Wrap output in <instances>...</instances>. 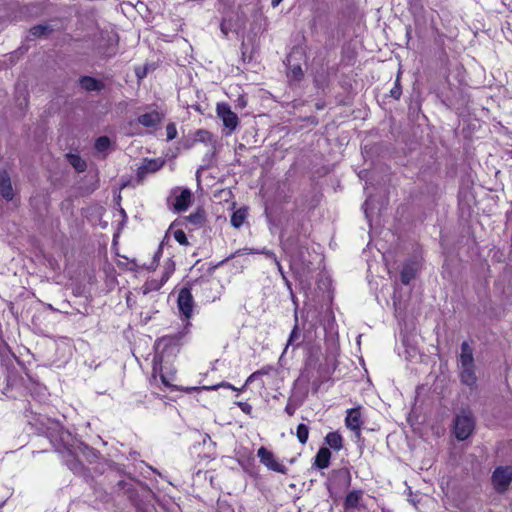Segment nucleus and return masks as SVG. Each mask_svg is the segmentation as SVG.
<instances>
[{"label":"nucleus","mask_w":512,"mask_h":512,"mask_svg":"<svg viewBox=\"0 0 512 512\" xmlns=\"http://www.w3.org/2000/svg\"><path fill=\"white\" fill-rule=\"evenodd\" d=\"M49 439L55 450L62 454L68 468L74 473H80L83 470V465L75 457L71 433L62 428H58L49 432Z\"/></svg>","instance_id":"nucleus-1"},{"label":"nucleus","mask_w":512,"mask_h":512,"mask_svg":"<svg viewBox=\"0 0 512 512\" xmlns=\"http://www.w3.org/2000/svg\"><path fill=\"white\" fill-rule=\"evenodd\" d=\"M187 332H179L173 335H165L156 341L155 362L162 364L170 357H175L179 352L180 342Z\"/></svg>","instance_id":"nucleus-2"},{"label":"nucleus","mask_w":512,"mask_h":512,"mask_svg":"<svg viewBox=\"0 0 512 512\" xmlns=\"http://www.w3.org/2000/svg\"><path fill=\"white\" fill-rule=\"evenodd\" d=\"M475 418L470 409H461L453 419V433L457 440L464 441L471 436L475 429Z\"/></svg>","instance_id":"nucleus-3"},{"label":"nucleus","mask_w":512,"mask_h":512,"mask_svg":"<svg viewBox=\"0 0 512 512\" xmlns=\"http://www.w3.org/2000/svg\"><path fill=\"white\" fill-rule=\"evenodd\" d=\"M209 284V280L204 278L196 279L190 283H188V287H183L177 299V306L181 316L189 320L192 317L193 309H194V299L191 291L196 288L197 285Z\"/></svg>","instance_id":"nucleus-4"},{"label":"nucleus","mask_w":512,"mask_h":512,"mask_svg":"<svg viewBox=\"0 0 512 512\" xmlns=\"http://www.w3.org/2000/svg\"><path fill=\"white\" fill-rule=\"evenodd\" d=\"M491 480L494 489L500 494L504 493L512 482V466H498Z\"/></svg>","instance_id":"nucleus-5"},{"label":"nucleus","mask_w":512,"mask_h":512,"mask_svg":"<svg viewBox=\"0 0 512 512\" xmlns=\"http://www.w3.org/2000/svg\"><path fill=\"white\" fill-rule=\"evenodd\" d=\"M257 456L260 462L263 465H265L268 469L282 474L287 473L286 466L278 462L274 454L265 447H260L258 449Z\"/></svg>","instance_id":"nucleus-6"},{"label":"nucleus","mask_w":512,"mask_h":512,"mask_svg":"<svg viewBox=\"0 0 512 512\" xmlns=\"http://www.w3.org/2000/svg\"><path fill=\"white\" fill-rule=\"evenodd\" d=\"M216 111L218 117L223 121L224 126L229 129V132L234 131L238 126L239 119L236 113L231 110L230 106L226 103H219L217 104Z\"/></svg>","instance_id":"nucleus-7"},{"label":"nucleus","mask_w":512,"mask_h":512,"mask_svg":"<svg viewBox=\"0 0 512 512\" xmlns=\"http://www.w3.org/2000/svg\"><path fill=\"white\" fill-rule=\"evenodd\" d=\"M174 202L173 209L175 212L186 211L192 200V192L188 188L176 189L173 191Z\"/></svg>","instance_id":"nucleus-8"},{"label":"nucleus","mask_w":512,"mask_h":512,"mask_svg":"<svg viewBox=\"0 0 512 512\" xmlns=\"http://www.w3.org/2000/svg\"><path fill=\"white\" fill-rule=\"evenodd\" d=\"M164 117V113L154 110L138 116L137 121L144 127L155 128L162 123Z\"/></svg>","instance_id":"nucleus-9"},{"label":"nucleus","mask_w":512,"mask_h":512,"mask_svg":"<svg viewBox=\"0 0 512 512\" xmlns=\"http://www.w3.org/2000/svg\"><path fill=\"white\" fill-rule=\"evenodd\" d=\"M0 195L6 201H11L14 197L10 176L5 170H0Z\"/></svg>","instance_id":"nucleus-10"},{"label":"nucleus","mask_w":512,"mask_h":512,"mask_svg":"<svg viewBox=\"0 0 512 512\" xmlns=\"http://www.w3.org/2000/svg\"><path fill=\"white\" fill-rule=\"evenodd\" d=\"M164 161L160 159H145L137 170V176L143 178L148 173H154L161 169Z\"/></svg>","instance_id":"nucleus-11"},{"label":"nucleus","mask_w":512,"mask_h":512,"mask_svg":"<svg viewBox=\"0 0 512 512\" xmlns=\"http://www.w3.org/2000/svg\"><path fill=\"white\" fill-rule=\"evenodd\" d=\"M345 423L349 429L356 431L359 434L362 425L361 412L359 408H352L348 410Z\"/></svg>","instance_id":"nucleus-12"},{"label":"nucleus","mask_w":512,"mask_h":512,"mask_svg":"<svg viewBox=\"0 0 512 512\" xmlns=\"http://www.w3.org/2000/svg\"><path fill=\"white\" fill-rule=\"evenodd\" d=\"M418 271V264L414 261H408L403 265L400 279L404 285H408L415 278Z\"/></svg>","instance_id":"nucleus-13"},{"label":"nucleus","mask_w":512,"mask_h":512,"mask_svg":"<svg viewBox=\"0 0 512 512\" xmlns=\"http://www.w3.org/2000/svg\"><path fill=\"white\" fill-rule=\"evenodd\" d=\"M461 373H460V379L461 382L469 387H473L476 385L477 377L475 374V365H469V366H460Z\"/></svg>","instance_id":"nucleus-14"},{"label":"nucleus","mask_w":512,"mask_h":512,"mask_svg":"<svg viewBox=\"0 0 512 512\" xmlns=\"http://www.w3.org/2000/svg\"><path fill=\"white\" fill-rule=\"evenodd\" d=\"M79 85L86 91H101L104 83L91 76H82L79 78Z\"/></svg>","instance_id":"nucleus-15"},{"label":"nucleus","mask_w":512,"mask_h":512,"mask_svg":"<svg viewBox=\"0 0 512 512\" xmlns=\"http://www.w3.org/2000/svg\"><path fill=\"white\" fill-rule=\"evenodd\" d=\"M460 366H469L474 364L473 348L467 341L461 344V354L459 358Z\"/></svg>","instance_id":"nucleus-16"},{"label":"nucleus","mask_w":512,"mask_h":512,"mask_svg":"<svg viewBox=\"0 0 512 512\" xmlns=\"http://www.w3.org/2000/svg\"><path fill=\"white\" fill-rule=\"evenodd\" d=\"M331 452L326 447H321L315 456V465L320 469H325L330 464Z\"/></svg>","instance_id":"nucleus-17"},{"label":"nucleus","mask_w":512,"mask_h":512,"mask_svg":"<svg viewBox=\"0 0 512 512\" xmlns=\"http://www.w3.org/2000/svg\"><path fill=\"white\" fill-rule=\"evenodd\" d=\"M184 221L194 229L199 228L205 223V213L203 210L199 209L189 216H186Z\"/></svg>","instance_id":"nucleus-18"},{"label":"nucleus","mask_w":512,"mask_h":512,"mask_svg":"<svg viewBox=\"0 0 512 512\" xmlns=\"http://www.w3.org/2000/svg\"><path fill=\"white\" fill-rule=\"evenodd\" d=\"M169 275H170V273L166 272L162 276L161 280L151 279V280L147 281L143 286L144 294L159 290L162 287V285L168 280Z\"/></svg>","instance_id":"nucleus-19"},{"label":"nucleus","mask_w":512,"mask_h":512,"mask_svg":"<svg viewBox=\"0 0 512 512\" xmlns=\"http://www.w3.org/2000/svg\"><path fill=\"white\" fill-rule=\"evenodd\" d=\"M325 442L336 451L343 448V438L338 432H329L325 437Z\"/></svg>","instance_id":"nucleus-20"},{"label":"nucleus","mask_w":512,"mask_h":512,"mask_svg":"<svg viewBox=\"0 0 512 512\" xmlns=\"http://www.w3.org/2000/svg\"><path fill=\"white\" fill-rule=\"evenodd\" d=\"M362 497L361 490H353L349 492L344 501V507L346 510L354 509L358 506L359 501Z\"/></svg>","instance_id":"nucleus-21"},{"label":"nucleus","mask_w":512,"mask_h":512,"mask_svg":"<svg viewBox=\"0 0 512 512\" xmlns=\"http://www.w3.org/2000/svg\"><path fill=\"white\" fill-rule=\"evenodd\" d=\"M67 158L76 171L83 172L86 170V162L79 155L67 154Z\"/></svg>","instance_id":"nucleus-22"},{"label":"nucleus","mask_w":512,"mask_h":512,"mask_svg":"<svg viewBox=\"0 0 512 512\" xmlns=\"http://www.w3.org/2000/svg\"><path fill=\"white\" fill-rule=\"evenodd\" d=\"M246 218V210L239 209L235 211L231 216V225L235 228H240Z\"/></svg>","instance_id":"nucleus-23"},{"label":"nucleus","mask_w":512,"mask_h":512,"mask_svg":"<svg viewBox=\"0 0 512 512\" xmlns=\"http://www.w3.org/2000/svg\"><path fill=\"white\" fill-rule=\"evenodd\" d=\"M51 32L52 28L49 25H36L33 26L29 31L30 36H33L35 38L48 35Z\"/></svg>","instance_id":"nucleus-24"},{"label":"nucleus","mask_w":512,"mask_h":512,"mask_svg":"<svg viewBox=\"0 0 512 512\" xmlns=\"http://www.w3.org/2000/svg\"><path fill=\"white\" fill-rule=\"evenodd\" d=\"M287 76L290 79L299 81L303 77V71L299 64L297 65H289Z\"/></svg>","instance_id":"nucleus-25"},{"label":"nucleus","mask_w":512,"mask_h":512,"mask_svg":"<svg viewBox=\"0 0 512 512\" xmlns=\"http://www.w3.org/2000/svg\"><path fill=\"white\" fill-rule=\"evenodd\" d=\"M296 436L301 444H306L309 436V427L305 424H299L296 429Z\"/></svg>","instance_id":"nucleus-26"},{"label":"nucleus","mask_w":512,"mask_h":512,"mask_svg":"<svg viewBox=\"0 0 512 512\" xmlns=\"http://www.w3.org/2000/svg\"><path fill=\"white\" fill-rule=\"evenodd\" d=\"M110 144L111 141L107 136H101L95 142V149L98 152H104L109 148Z\"/></svg>","instance_id":"nucleus-27"},{"label":"nucleus","mask_w":512,"mask_h":512,"mask_svg":"<svg viewBox=\"0 0 512 512\" xmlns=\"http://www.w3.org/2000/svg\"><path fill=\"white\" fill-rule=\"evenodd\" d=\"M299 338H300V332H299L298 324L296 323L294 328L292 329V331L290 333V336L288 338L287 345H286V348H285L284 352L287 350V348L290 345H294L296 343V341L299 340Z\"/></svg>","instance_id":"nucleus-28"},{"label":"nucleus","mask_w":512,"mask_h":512,"mask_svg":"<svg viewBox=\"0 0 512 512\" xmlns=\"http://www.w3.org/2000/svg\"><path fill=\"white\" fill-rule=\"evenodd\" d=\"M174 238L180 245H189L186 234L181 229H178L174 232Z\"/></svg>","instance_id":"nucleus-29"},{"label":"nucleus","mask_w":512,"mask_h":512,"mask_svg":"<svg viewBox=\"0 0 512 512\" xmlns=\"http://www.w3.org/2000/svg\"><path fill=\"white\" fill-rule=\"evenodd\" d=\"M243 253H261V251H258V250H255V249H248V248H244V249H239L237 251H235L234 253H232L231 255H229L227 258H225L223 261H221L220 264H223L225 263L226 261L240 255V254H243Z\"/></svg>","instance_id":"nucleus-30"},{"label":"nucleus","mask_w":512,"mask_h":512,"mask_svg":"<svg viewBox=\"0 0 512 512\" xmlns=\"http://www.w3.org/2000/svg\"><path fill=\"white\" fill-rule=\"evenodd\" d=\"M401 93H402V91H401V86H400V79L398 76L395 81L394 87L390 90V95H391V97H393L394 99L397 100L400 98Z\"/></svg>","instance_id":"nucleus-31"},{"label":"nucleus","mask_w":512,"mask_h":512,"mask_svg":"<svg viewBox=\"0 0 512 512\" xmlns=\"http://www.w3.org/2000/svg\"><path fill=\"white\" fill-rule=\"evenodd\" d=\"M166 135H167V140H169V141L176 138L177 129H176V125L174 123H169L166 126Z\"/></svg>","instance_id":"nucleus-32"},{"label":"nucleus","mask_w":512,"mask_h":512,"mask_svg":"<svg viewBox=\"0 0 512 512\" xmlns=\"http://www.w3.org/2000/svg\"><path fill=\"white\" fill-rule=\"evenodd\" d=\"M337 474L349 485L351 477L350 472L347 469H340L337 471Z\"/></svg>","instance_id":"nucleus-33"},{"label":"nucleus","mask_w":512,"mask_h":512,"mask_svg":"<svg viewBox=\"0 0 512 512\" xmlns=\"http://www.w3.org/2000/svg\"><path fill=\"white\" fill-rule=\"evenodd\" d=\"M275 265L277 266V269H278V272L281 274L283 280L285 281L287 287L291 290V284L290 282L288 281V279L286 278L285 274H284V271H283V268H282V265L280 263L279 260H276L275 261Z\"/></svg>","instance_id":"nucleus-34"},{"label":"nucleus","mask_w":512,"mask_h":512,"mask_svg":"<svg viewBox=\"0 0 512 512\" xmlns=\"http://www.w3.org/2000/svg\"><path fill=\"white\" fill-rule=\"evenodd\" d=\"M239 408L246 414H251L252 406L247 402H238Z\"/></svg>","instance_id":"nucleus-35"},{"label":"nucleus","mask_w":512,"mask_h":512,"mask_svg":"<svg viewBox=\"0 0 512 512\" xmlns=\"http://www.w3.org/2000/svg\"><path fill=\"white\" fill-rule=\"evenodd\" d=\"M295 411H296V406H294L291 402H288L286 407H285V412L289 416H292V415H294Z\"/></svg>","instance_id":"nucleus-36"},{"label":"nucleus","mask_w":512,"mask_h":512,"mask_svg":"<svg viewBox=\"0 0 512 512\" xmlns=\"http://www.w3.org/2000/svg\"><path fill=\"white\" fill-rule=\"evenodd\" d=\"M261 253L264 254L266 257L270 258V259H273V261L275 262L277 259L276 255L274 252L270 251V250H267V249H263L261 250Z\"/></svg>","instance_id":"nucleus-37"},{"label":"nucleus","mask_w":512,"mask_h":512,"mask_svg":"<svg viewBox=\"0 0 512 512\" xmlns=\"http://www.w3.org/2000/svg\"><path fill=\"white\" fill-rule=\"evenodd\" d=\"M271 370H272L271 366H265V367L261 368L260 370H257L256 372L259 373V377H260L262 375L269 374Z\"/></svg>","instance_id":"nucleus-38"},{"label":"nucleus","mask_w":512,"mask_h":512,"mask_svg":"<svg viewBox=\"0 0 512 512\" xmlns=\"http://www.w3.org/2000/svg\"><path fill=\"white\" fill-rule=\"evenodd\" d=\"M259 378V373H257L256 371L254 373H252L246 380L245 382V385H248L250 383H252L253 381L257 380Z\"/></svg>","instance_id":"nucleus-39"},{"label":"nucleus","mask_w":512,"mask_h":512,"mask_svg":"<svg viewBox=\"0 0 512 512\" xmlns=\"http://www.w3.org/2000/svg\"><path fill=\"white\" fill-rule=\"evenodd\" d=\"M281 2L282 0H272L271 4L273 7H277Z\"/></svg>","instance_id":"nucleus-40"},{"label":"nucleus","mask_w":512,"mask_h":512,"mask_svg":"<svg viewBox=\"0 0 512 512\" xmlns=\"http://www.w3.org/2000/svg\"><path fill=\"white\" fill-rule=\"evenodd\" d=\"M161 379H162V383H163L164 385H166V386H170L169 382L166 380V378H165L163 375H161Z\"/></svg>","instance_id":"nucleus-41"},{"label":"nucleus","mask_w":512,"mask_h":512,"mask_svg":"<svg viewBox=\"0 0 512 512\" xmlns=\"http://www.w3.org/2000/svg\"><path fill=\"white\" fill-rule=\"evenodd\" d=\"M220 386L228 387V388H231V389H235L231 384H224V383H222Z\"/></svg>","instance_id":"nucleus-42"},{"label":"nucleus","mask_w":512,"mask_h":512,"mask_svg":"<svg viewBox=\"0 0 512 512\" xmlns=\"http://www.w3.org/2000/svg\"><path fill=\"white\" fill-rule=\"evenodd\" d=\"M191 325V323L188 321L185 325V329H187L189 326Z\"/></svg>","instance_id":"nucleus-43"},{"label":"nucleus","mask_w":512,"mask_h":512,"mask_svg":"<svg viewBox=\"0 0 512 512\" xmlns=\"http://www.w3.org/2000/svg\"><path fill=\"white\" fill-rule=\"evenodd\" d=\"M406 35L407 37H410V29H407Z\"/></svg>","instance_id":"nucleus-44"},{"label":"nucleus","mask_w":512,"mask_h":512,"mask_svg":"<svg viewBox=\"0 0 512 512\" xmlns=\"http://www.w3.org/2000/svg\"><path fill=\"white\" fill-rule=\"evenodd\" d=\"M143 77V72H140V74H138V78H142Z\"/></svg>","instance_id":"nucleus-45"},{"label":"nucleus","mask_w":512,"mask_h":512,"mask_svg":"<svg viewBox=\"0 0 512 512\" xmlns=\"http://www.w3.org/2000/svg\"><path fill=\"white\" fill-rule=\"evenodd\" d=\"M143 77V72H140V74H138V78H142Z\"/></svg>","instance_id":"nucleus-46"},{"label":"nucleus","mask_w":512,"mask_h":512,"mask_svg":"<svg viewBox=\"0 0 512 512\" xmlns=\"http://www.w3.org/2000/svg\"><path fill=\"white\" fill-rule=\"evenodd\" d=\"M221 31H223L226 34V28H221Z\"/></svg>","instance_id":"nucleus-47"},{"label":"nucleus","mask_w":512,"mask_h":512,"mask_svg":"<svg viewBox=\"0 0 512 512\" xmlns=\"http://www.w3.org/2000/svg\"><path fill=\"white\" fill-rule=\"evenodd\" d=\"M221 31H223L226 34V28H221Z\"/></svg>","instance_id":"nucleus-48"}]
</instances>
